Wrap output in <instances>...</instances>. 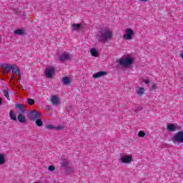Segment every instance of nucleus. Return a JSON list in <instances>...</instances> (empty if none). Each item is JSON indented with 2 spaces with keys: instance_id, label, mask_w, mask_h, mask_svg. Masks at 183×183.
<instances>
[{
  "instance_id": "obj_16",
  "label": "nucleus",
  "mask_w": 183,
  "mask_h": 183,
  "mask_svg": "<svg viewBox=\"0 0 183 183\" xmlns=\"http://www.w3.org/2000/svg\"><path fill=\"white\" fill-rule=\"evenodd\" d=\"M17 119L19 122H21L22 124H25V122H26V118H25V116H24V114H21L18 115Z\"/></svg>"
},
{
  "instance_id": "obj_9",
  "label": "nucleus",
  "mask_w": 183,
  "mask_h": 183,
  "mask_svg": "<svg viewBox=\"0 0 183 183\" xmlns=\"http://www.w3.org/2000/svg\"><path fill=\"white\" fill-rule=\"evenodd\" d=\"M44 74L47 78H51L55 74V69L54 66L47 67L44 71Z\"/></svg>"
},
{
  "instance_id": "obj_25",
  "label": "nucleus",
  "mask_w": 183,
  "mask_h": 183,
  "mask_svg": "<svg viewBox=\"0 0 183 183\" xmlns=\"http://www.w3.org/2000/svg\"><path fill=\"white\" fill-rule=\"evenodd\" d=\"M3 93H4V97H6V98L7 99H9H9H9V91L8 89H6V90L3 91Z\"/></svg>"
},
{
  "instance_id": "obj_14",
  "label": "nucleus",
  "mask_w": 183,
  "mask_h": 183,
  "mask_svg": "<svg viewBox=\"0 0 183 183\" xmlns=\"http://www.w3.org/2000/svg\"><path fill=\"white\" fill-rule=\"evenodd\" d=\"M71 82H72V80L71 79V77L69 76L63 77L62 84H64V85H70Z\"/></svg>"
},
{
  "instance_id": "obj_23",
  "label": "nucleus",
  "mask_w": 183,
  "mask_h": 183,
  "mask_svg": "<svg viewBox=\"0 0 183 183\" xmlns=\"http://www.w3.org/2000/svg\"><path fill=\"white\" fill-rule=\"evenodd\" d=\"M34 121L37 127H42V125H44V122H42V119H41V118L36 119Z\"/></svg>"
},
{
  "instance_id": "obj_34",
  "label": "nucleus",
  "mask_w": 183,
  "mask_h": 183,
  "mask_svg": "<svg viewBox=\"0 0 183 183\" xmlns=\"http://www.w3.org/2000/svg\"><path fill=\"white\" fill-rule=\"evenodd\" d=\"M0 105H2V99L0 97Z\"/></svg>"
},
{
  "instance_id": "obj_31",
  "label": "nucleus",
  "mask_w": 183,
  "mask_h": 183,
  "mask_svg": "<svg viewBox=\"0 0 183 183\" xmlns=\"http://www.w3.org/2000/svg\"><path fill=\"white\" fill-rule=\"evenodd\" d=\"M138 137H139L140 138H144V137H145V132L140 131L138 133Z\"/></svg>"
},
{
  "instance_id": "obj_8",
  "label": "nucleus",
  "mask_w": 183,
  "mask_h": 183,
  "mask_svg": "<svg viewBox=\"0 0 183 183\" xmlns=\"http://www.w3.org/2000/svg\"><path fill=\"white\" fill-rule=\"evenodd\" d=\"M0 68H1L3 74H9L12 71V65L8 64H1Z\"/></svg>"
},
{
  "instance_id": "obj_1",
  "label": "nucleus",
  "mask_w": 183,
  "mask_h": 183,
  "mask_svg": "<svg viewBox=\"0 0 183 183\" xmlns=\"http://www.w3.org/2000/svg\"><path fill=\"white\" fill-rule=\"evenodd\" d=\"M114 33L109 29V28L106 27L102 29L97 35V38L99 42H108L110 39H112Z\"/></svg>"
},
{
  "instance_id": "obj_18",
  "label": "nucleus",
  "mask_w": 183,
  "mask_h": 183,
  "mask_svg": "<svg viewBox=\"0 0 183 183\" xmlns=\"http://www.w3.org/2000/svg\"><path fill=\"white\" fill-rule=\"evenodd\" d=\"M136 92L137 95L142 96L144 94H145V89L143 87H138L137 89L136 90Z\"/></svg>"
},
{
  "instance_id": "obj_24",
  "label": "nucleus",
  "mask_w": 183,
  "mask_h": 183,
  "mask_svg": "<svg viewBox=\"0 0 183 183\" xmlns=\"http://www.w3.org/2000/svg\"><path fill=\"white\" fill-rule=\"evenodd\" d=\"M16 108L19 109V110L21 113L25 112V109H24V106L22 104H16Z\"/></svg>"
},
{
  "instance_id": "obj_30",
  "label": "nucleus",
  "mask_w": 183,
  "mask_h": 183,
  "mask_svg": "<svg viewBox=\"0 0 183 183\" xmlns=\"http://www.w3.org/2000/svg\"><path fill=\"white\" fill-rule=\"evenodd\" d=\"M46 129H55V127L52 124H47L46 126Z\"/></svg>"
},
{
  "instance_id": "obj_2",
  "label": "nucleus",
  "mask_w": 183,
  "mask_h": 183,
  "mask_svg": "<svg viewBox=\"0 0 183 183\" xmlns=\"http://www.w3.org/2000/svg\"><path fill=\"white\" fill-rule=\"evenodd\" d=\"M118 62L123 68H129L134 64V59L129 55L124 56L118 60Z\"/></svg>"
},
{
  "instance_id": "obj_29",
  "label": "nucleus",
  "mask_w": 183,
  "mask_h": 183,
  "mask_svg": "<svg viewBox=\"0 0 183 183\" xmlns=\"http://www.w3.org/2000/svg\"><path fill=\"white\" fill-rule=\"evenodd\" d=\"M56 131H61V129H64V125L60 124L57 127H55Z\"/></svg>"
},
{
  "instance_id": "obj_12",
  "label": "nucleus",
  "mask_w": 183,
  "mask_h": 183,
  "mask_svg": "<svg viewBox=\"0 0 183 183\" xmlns=\"http://www.w3.org/2000/svg\"><path fill=\"white\" fill-rule=\"evenodd\" d=\"M51 102H52L53 105L58 107V105H59V97H58L56 95L51 96Z\"/></svg>"
},
{
  "instance_id": "obj_3",
  "label": "nucleus",
  "mask_w": 183,
  "mask_h": 183,
  "mask_svg": "<svg viewBox=\"0 0 183 183\" xmlns=\"http://www.w3.org/2000/svg\"><path fill=\"white\" fill-rule=\"evenodd\" d=\"M119 162L121 164H131L132 162H134V156L132 154H128L127 153L121 154L119 159Z\"/></svg>"
},
{
  "instance_id": "obj_26",
  "label": "nucleus",
  "mask_w": 183,
  "mask_h": 183,
  "mask_svg": "<svg viewBox=\"0 0 183 183\" xmlns=\"http://www.w3.org/2000/svg\"><path fill=\"white\" fill-rule=\"evenodd\" d=\"M66 174H72V172H74V169H72V167H66Z\"/></svg>"
},
{
  "instance_id": "obj_32",
  "label": "nucleus",
  "mask_w": 183,
  "mask_h": 183,
  "mask_svg": "<svg viewBox=\"0 0 183 183\" xmlns=\"http://www.w3.org/2000/svg\"><path fill=\"white\" fill-rule=\"evenodd\" d=\"M49 171H51V172H53V171H55V166L51 165L48 167Z\"/></svg>"
},
{
  "instance_id": "obj_27",
  "label": "nucleus",
  "mask_w": 183,
  "mask_h": 183,
  "mask_svg": "<svg viewBox=\"0 0 183 183\" xmlns=\"http://www.w3.org/2000/svg\"><path fill=\"white\" fill-rule=\"evenodd\" d=\"M27 103L29 105H34V104H35V101L32 99H27Z\"/></svg>"
},
{
  "instance_id": "obj_10",
  "label": "nucleus",
  "mask_w": 183,
  "mask_h": 183,
  "mask_svg": "<svg viewBox=\"0 0 183 183\" xmlns=\"http://www.w3.org/2000/svg\"><path fill=\"white\" fill-rule=\"evenodd\" d=\"M177 129H179V126L177 124L169 123L167 126V130L170 131L171 132H175Z\"/></svg>"
},
{
  "instance_id": "obj_5",
  "label": "nucleus",
  "mask_w": 183,
  "mask_h": 183,
  "mask_svg": "<svg viewBox=\"0 0 183 183\" xmlns=\"http://www.w3.org/2000/svg\"><path fill=\"white\" fill-rule=\"evenodd\" d=\"M71 59H72V54H69L68 51L61 53L57 57V61L60 62H65V61H69Z\"/></svg>"
},
{
  "instance_id": "obj_28",
  "label": "nucleus",
  "mask_w": 183,
  "mask_h": 183,
  "mask_svg": "<svg viewBox=\"0 0 183 183\" xmlns=\"http://www.w3.org/2000/svg\"><path fill=\"white\" fill-rule=\"evenodd\" d=\"M142 82L146 84V85H149V84H151V81L148 79H143Z\"/></svg>"
},
{
  "instance_id": "obj_33",
  "label": "nucleus",
  "mask_w": 183,
  "mask_h": 183,
  "mask_svg": "<svg viewBox=\"0 0 183 183\" xmlns=\"http://www.w3.org/2000/svg\"><path fill=\"white\" fill-rule=\"evenodd\" d=\"M151 89L152 91H154V89H157V84H152Z\"/></svg>"
},
{
  "instance_id": "obj_7",
  "label": "nucleus",
  "mask_w": 183,
  "mask_h": 183,
  "mask_svg": "<svg viewBox=\"0 0 183 183\" xmlns=\"http://www.w3.org/2000/svg\"><path fill=\"white\" fill-rule=\"evenodd\" d=\"M41 117H42L41 112H37L36 110H31L29 113V118L31 121H35L36 119L41 118Z\"/></svg>"
},
{
  "instance_id": "obj_13",
  "label": "nucleus",
  "mask_w": 183,
  "mask_h": 183,
  "mask_svg": "<svg viewBox=\"0 0 183 183\" xmlns=\"http://www.w3.org/2000/svg\"><path fill=\"white\" fill-rule=\"evenodd\" d=\"M107 71H99L97 73H95L94 74H93V78H94L95 79H98V78H101L102 76H105V75H107Z\"/></svg>"
},
{
  "instance_id": "obj_6",
  "label": "nucleus",
  "mask_w": 183,
  "mask_h": 183,
  "mask_svg": "<svg viewBox=\"0 0 183 183\" xmlns=\"http://www.w3.org/2000/svg\"><path fill=\"white\" fill-rule=\"evenodd\" d=\"M172 140L173 141L174 144H177V142L183 144V130L175 134Z\"/></svg>"
},
{
  "instance_id": "obj_4",
  "label": "nucleus",
  "mask_w": 183,
  "mask_h": 183,
  "mask_svg": "<svg viewBox=\"0 0 183 183\" xmlns=\"http://www.w3.org/2000/svg\"><path fill=\"white\" fill-rule=\"evenodd\" d=\"M135 36V32L131 28H127L124 29V33L123 34V39L124 41H132Z\"/></svg>"
},
{
  "instance_id": "obj_15",
  "label": "nucleus",
  "mask_w": 183,
  "mask_h": 183,
  "mask_svg": "<svg viewBox=\"0 0 183 183\" xmlns=\"http://www.w3.org/2000/svg\"><path fill=\"white\" fill-rule=\"evenodd\" d=\"M73 31H79L82 28V24H73L71 25Z\"/></svg>"
},
{
  "instance_id": "obj_17",
  "label": "nucleus",
  "mask_w": 183,
  "mask_h": 183,
  "mask_svg": "<svg viewBox=\"0 0 183 183\" xmlns=\"http://www.w3.org/2000/svg\"><path fill=\"white\" fill-rule=\"evenodd\" d=\"M14 35H25V30L24 29H19L14 31Z\"/></svg>"
},
{
  "instance_id": "obj_20",
  "label": "nucleus",
  "mask_w": 183,
  "mask_h": 183,
  "mask_svg": "<svg viewBox=\"0 0 183 183\" xmlns=\"http://www.w3.org/2000/svg\"><path fill=\"white\" fill-rule=\"evenodd\" d=\"M6 162V159H5V154L0 153V165H4Z\"/></svg>"
},
{
  "instance_id": "obj_22",
  "label": "nucleus",
  "mask_w": 183,
  "mask_h": 183,
  "mask_svg": "<svg viewBox=\"0 0 183 183\" xmlns=\"http://www.w3.org/2000/svg\"><path fill=\"white\" fill-rule=\"evenodd\" d=\"M9 117L13 121H16V114H15V112H14L13 110L10 111Z\"/></svg>"
},
{
  "instance_id": "obj_19",
  "label": "nucleus",
  "mask_w": 183,
  "mask_h": 183,
  "mask_svg": "<svg viewBox=\"0 0 183 183\" xmlns=\"http://www.w3.org/2000/svg\"><path fill=\"white\" fill-rule=\"evenodd\" d=\"M90 54L92 55V56H98V55H99V53L98 52V50H97V49L93 48L90 49Z\"/></svg>"
},
{
  "instance_id": "obj_11",
  "label": "nucleus",
  "mask_w": 183,
  "mask_h": 183,
  "mask_svg": "<svg viewBox=\"0 0 183 183\" xmlns=\"http://www.w3.org/2000/svg\"><path fill=\"white\" fill-rule=\"evenodd\" d=\"M11 71L12 74L14 75V74H17L18 76L21 79V71L19 70V68L16 64L11 65Z\"/></svg>"
},
{
  "instance_id": "obj_21",
  "label": "nucleus",
  "mask_w": 183,
  "mask_h": 183,
  "mask_svg": "<svg viewBox=\"0 0 183 183\" xmlns=\"http://www.w3.org/2000/svg\"><path fill=\"white\" fill-rule=\"evenodd\" d=\"M68 165H69V161L66 159H62L61 167H63V168H66Z\"/></svg>"
}]
</instances>
